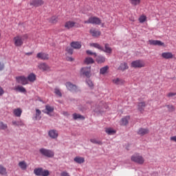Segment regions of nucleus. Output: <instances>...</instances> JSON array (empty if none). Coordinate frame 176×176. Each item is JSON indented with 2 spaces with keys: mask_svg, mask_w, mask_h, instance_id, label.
Instances as JSON below:
<instances>
[{
  "mask_svg": "<svg viewBox=\"0 0 176 176\" xmlns=\"http://www.w3.org/2000/svg\"><path fill=\"white\" fill-rule=\"evenodd\" d=\"M27 34L23 36L18 35L13 38L14 44L16 47H21L23 45L25 39H28Z\"/></svg>",
  "mask_w": 176,
  "mask_h": 176,
  "instance_id": "f257e3e1",
  "label": "nucleus"
},
{
  "mask_svg": "<svg viewBox=\"0 0 176 176\" xmlns=\"http://www.w3.org/2000/svg\"><path fill=\"white\" fill-rule=\"evenodd\" d=\"M131 160L140 165H142L145 162L144 158L140 153H135L132 155V157H131Z\"/></svg>",
  "mask_w": 176,
  "mask_h": 176,
  "instance_id": "f03ea898",
  "label": "nucleus"
},
{
  "mask_svg": "<svg viewBox=\"0 0 176 176\" xmlns=\"http://www.w3.org/2000/svg\"><path fill=\"white\" fill-rule=\"evenodd\" d=\"M34 173L37 176H49L50 171L48 170H43L42 168H35Z\"/></svg>",
  "mask_w": 176,
  "mask_h": 176,
  "instance_id": "7ed1b4c3",
  "label": "nucleus"
},
{
  "mask_svg": "<svg viewBox=\"0 0 176 176\" xmlns=\"http://www.w3.org/2000/svg\"><path fill=\"white\" fill-rule=\"evenodd\" d=\"M145 63L142 60H136L135 61H132L131 63V67L133 68H142L145 67Z\"/></svg>",
  "mask_w": 176,
  "mask_h": 176,
  "instance_id": "20e7f679",
  "label": "nucleus"
},
{
  "mask_svg": "<svg viewBox=\"0 0 176 176\" xmlns=\"http://www.w3.org/2000/svg\"><path fill=\"white\" fill-rule=\"evenodd\" d=\"M102 23V21L96 16H92L89 19L88 21H85L84 22L85 24H96V25H100Z\"/></svg>",
  "mask_w": 176,
  "mask_h": 176,
  "instance_id": "39448f33",
  "label": "nucleus"
},
{
  "mask_svg": "<svg viewBox=\"0 0 176 176\" xmlns=\"http://www.w3.org/2000/svg\"><path fill=\"white\" fill-rule=\"evenodd\" d=\"M80 75L90 78L91 76V67H85L81 69Z\"/></svg>",
  "mask_w": 176,
  "mask_h": 176,
  "instance_id": "423d86ee",
  "label": "nucleus"
},
{
  "mask_svg": "<svg viewBox=\"0 0 176 176\" xmlns=\"http://www.w3.org/2000/svg\"><path fill=\"white\" fill-rule=\"evenodd\" d=\"M39 151L43 155L47 157H53L54 156V152L50 149L41 148Z\"/></svg>",
  "mask_w": 176,
  "mask_h": 176,
  "instance_id": "0eeeda50",
  "label": "nucleus"
},
{
  "mask_svg": "<svg viewBox=\"0 0 176 176\" xmlns=\"http://www.w3.org/2000/svg\"><path fill=\"white\" fill-rule=\"evenodd\" d=\"M76 23L74 22V21H67L65 23V28L67 29V30H70L73 28H75L76 27Z\"/></svg>",
  "mask_w": 176,
  "mask_h": 176,
  "instance_id": "6e6552de",
  "label": "nucleus"
},
{
  "mask_svg": "<svg viewBox=\"0 0 176 176\" xmlns=\"http://www.w3.org/2000/svg\"><path fill=\"white\" fill-rule=\"evenodd\" d=\"M16 79L19 83H21L23 85H25L28 84V78H25V76H18L16 78Z\"/></svg>",
  "mask_w": 176,
  "mask_h": 176,
  "instance_id": "1a4fd4ad",
  "label": "nucleus"
},
{
  "mask_svg": "<svg viewBox=\"0 0 176 176\" xmlns=\"http://www.w3.org/2000/svg\"><path fill=\"white\" fill-rule=\"evenodd\" d=\"M36 58L40 60H49V55L46 53L40 52L37 54Z\"/></svg>",
  "mask_w": 176,
  "mask_h": 176,
  "instance_id": "9d476101",
  "label": "nucleus"
},
{
  "mask_svg": "<svg viewBox=\"0 0 176 176\" xmlns=\"http://www.w3.org/2000/svg\"><path fill=\"white\" fill-rule=\"evenodd\" d=\"M44 4L43 0H32L30 2V6H34L36 8L39 7Z\"/></svg>",
  "mask_w": 176,
  "mask_h": 176,
  "instance_id": "9b49d317",
  "label": "nucleus"
},
{
  "mask_svg": "<svg viewBox=\"0 0 176 176\" xmlns=\"http://www.w3.org/2000/svg\"><path fill=\"white\" fill-rule=\"evenodd\" d=\"M65 85H66L67 88L71 91L76 92L77 91V87L75 85H73L70 82H66Z\"/></svg>",
  "mask_w": 176,
  "mask_h": 176,
  "instance_id": "f8f14e48",
  "label": "nucleus"
},
{
  "mask_svg": "<svg viewBox=\"0 0 176 176\" xmlns=\"http://www.w3.org/2000/svg\"><path fill=\"white\" fill-rule=\"evenodd\" d=\"M146 107V104L145 102H140L138 104V110L140 111V113H143Z\"/></svg>",
  "mask_w": 176,
  "mask_h": 176,
  "instance_id": "ddd939ff",
  "label": "nucleus"
},
{
  "mask_svg": "<svg viewBox=\"0 0 176 176\" xmlns=\"http://www.w3.org/2000/svg\"><path fill=\"white\" fill-rule=\"evenodd\" d=\"M38 69L42 71H50V67L45 63H40L38 66Z\"/></svg>",
  "mask_w": 176,
  "mask_h": 176,
  "instance_id": "4468645a",
  "label": "nucleus"
},
{
  "mask_svg": "<svg viewBox=\"0 0 176 176\" xmlns=\"http://www.w3.org/2000/svg\"><path fill=\"white\" fill-rule=\"evenodd\" d=\"M161 56L164 59H172L174 58V55L171 52H164L161 54Z\"/></svg>",
  "mask_w": 176,
  "mask_h": 176,
  "instance_id": "2eb2a0df",
  "label": "nucleus"
},
{
  "mask_svg": "<svg viewBox=\"0 0 176 176\" xmlns=\"http://www.w3.org/2000/svg\"><path fill=\"white\" fill-rule=\"evenodd\" d=\"M148 43H150V45H158V46H164V43L160 41L150 40V41H148Z\"/></svg>",
  "mask_w": 176,
  "mask_h": 176,
  "instance_id": "dca6fc26",
  "label": "nucleus"
},
{
  "mask_svg": "<svg viewBox=\"0 0 176 176\" xmlns=\"http://www.w3.org/2000/svg\"><path fill=\"white\" fill-rule=\"evenodd\" d=\"M70 45L72 47H73L75 50H79L82 47L81 43L78 41L72 42Z\"/></svg>",
  "mask_w": 176,
  "mask_h": 176,
  "instance_id": "f3484780",
  "label": "nucleus"
},
{
  "mask_svg": "<svg viewBox=\"0 0 176 176\" xmlns=\"http://www.w3.org/2000/svg\"><path fill=\"white\" fill-rule=\"evenodd\" d=\"M48 134H49L50 137L52 138V139H56L58 136V131L56 130H50L49 131Z\"/></svg>",
  "mask_w": 176,
  "mask_h": 176,
  "instance_id": "a211bd4d",
  "label": "nucleus"
},
{
  "mask_svg": "<svg viewBox=\"0 0 176 176\" xmlns=\"http://www.w3.org/2000/svg\"><path fill=\"white\" fill-rule=\"evenodd\" d=\"M148 133L149 130L148 129L140 128L139 129V131H138V134H139L141 136L148 134Z\"/></svg>",
  "mask_w": 176,
  "mask_h": 176,
  "instance_id": "6ab92c4d",
  "label": "nucleus"
},
{
  "mask_svg": "<svg viewBox=\"0 0 176 176\" xmlns=\"http://www.w3.org/2000/svg\"><path fill=\"white\" fill-rule=\"evenodd\" d=\"M130 120V116H125L124 118L121 119L120 124L121 126H126L129 124V120Z\"/></svg>",
  "mask_w": 176,
  "mask_h": 176,
  "instance_id": "aec40b11",
  "label": "nucleus"
},
{
  "mask_svg": "<svg viewBox=\"0 0 176 176\" xmlns=\"http://www.w3.org/2000/svg\"><path fill=\"white\" fill-rule=\"evenodd\" d=\"M113 82L116 85H122L125 83V81L122 79L116 78L113 80Z\"/></svg>",
  "mask_w": 176,
  "mask_h": 176,
  "instance_id": "412c9836",
  "label": "nucleus"
},
{
  "mask_svg": "<svg viewBox=\"0 0 176 176\" xmlns=\"http://www.w3.org/2000/svg\"><path fill=\"white\" fill-rule=\"evenodd\" d=\"M18 165L23 170H25L28 168V164L25 161L20 162Z\"/></svg>",
  "mask_w": 176,
  "mask_h": 176,
  "instance_id": "4be33fe9",
  "label": "nucleus"
},
{
  "mask_svg": "<svg viewBox=\"0 0 176 176\" xmlns=\"http://www.w3.org/2000/svg\"><path fill=\"white\" fill-rule=\"evenodd\" d=\"M90 33L91 34L94 36V37H98L99 36H100L101 33L100 31H98L95 29H91L90 30Z\"/></svg>",
  "mask_w": 176,
  "mask_h": 176,
  "instance_id": "5701e85b",
  "label": "nucleus"
},
{
  "mask_svg": "<svg viewBox=\"0 0 176 176\" xmlns=\"http://www.w3.org/2000/svg\"><path fill=\"white\" fill-rule=\"evenodd\" d=\"M45 110L47 111V112H45L44 111H43V112L49 115L50 113L54 111V108L53 107L50 106V105H46L45 106Z\"/></svg>",
  "mask_w": 176,
  "mask_h": 176,
  "instance_id": "b1692460",
  "label": "nucleus"
},
{
  "mask_svg": "<svg viewBox=\"0 0 176 176\" xmlns=\"http://www.w3.org/2000/svg\"><path fill=\"white\" fill-rule=\"evenodd\" d=\"M96 57H97L96 58V61L99 64L103 63L106 60V58L104 57H103V56H96Z\"/></svg>",
  "mask_w": 176,
  "mask_h": 176,
  "instance_id": "393cba45",
  "label": "nucleus"
},
{
  "mask_svg": "<svg viewBox=\"0 0 176 176\" xmlns=\"http://www.w3.org/2000/svg\"><path fill=\"white\" fill-rule=\"evenodd\" d=\"M128 69H129V67H128L127 64L125 63H121V65H120V67H118V69H120L121 71H124Z\"/></svg>",
  "mask_w": 176,
  "mask_h": 176,
  "instance_id": "a878e982",
  "label": "nucleus"
},
{
  "mask_svg": "<svg viewBox=\"0 0 176 176\" xmlns=\"http://www.w3.org/2000/svg\"><path fill=\"white\" fill-rule=\"evenodd\" d=\"M7 173L6 168L3 165H0V175H6Z\"/></svg>",
  "mask_w": 176,
  "mask_h": 176,
  "instance_id": "bb28decb",
  "label": "nucleus"
},
{
  "mask_svg": "<svg viewBox=\"0 0 176 176\" xmlns=\"http://www.w3.org/2000/svg\"><path fill=\"white\" fill-rule=\"evenodd\" d=\"M28 80H29L30 82H34L36 80V76L34 74H30L28 77Z\"/></svg>",
  "mask_w": 176,
  "mask_h": 176,
  "instance_id": "cd10ccee",
  "label": "nucleus"
},
{
  "mask_svg": "<svg viewBox=\"0 0 176 176\" xmlns=\"http://www.w3.org/2000/svg\"><path fill=\"white\" fill-rule=\"evenodd\" d=\"M74 161L78 164H82L85 162V158L81 157H76L74 158Z\"/></svg>",
  "mask_w": 176,
  "mask_h": 176,
  "instance_id": "c85d7f7f",
  "label": "nucleus"
},
{
  "mask_svg": "<svg viewBox=\"0 0 176 176\" xmlns=\"http://www.w3.org/2000/svg\"><path fill=\"white\" fill-rule=\"evenodd\" d=\"M14 90L16 91L21 92V93H25L26 92L25 89L22 86H18V87H15Z\"/></svg>",
  "mask_w": 176,
  "mask_h": 176,
  "instance_id": "c756f323",
  "label": "nucleus"
},
{
  "mask_svg": "<svg viewBox=\"0 0 176 176\" xmlns=\"http://www.w3.org/2000/svg\"><path fill=\"white\" fill-rule=\"evenodd\" d=\"M14 114L16 116V117H20L21 116L22 113V111L21 109H16L13 111Z\"/></svg>",
  "mask_w": 176,
  "mask_h": 176,
  "instance_id": "7c9ffc66",
  "label": "nucleus"
},
{
  "mask_svg": "<svg viewBox=\"0 0 176 176\" xmlns=\"http://www.w3.org/2000/svg\"><path fill=\"white\" fill-rule=\"evenodd\" d=\"M105 131L109 135H114L116 133V131L112 128H107Z\"/></svg>",
  "mask_w": 176,
  "mask_h": 176,
  "instance_id": "2f4dec72",
  "label": "nucleus"
},
{
  "mask_svg": "<svg viewBox=\"0 0 176 176\" xmlns=\"http://www.w3.org/2000/svg\"><path fill=\"white\" fill-rule=\"evenodd\" d=\"M129 3L133 6H136L140 4L141 0H129Z\"/></svg>",
  "mask_w": 176,
  "mask_h": 176,
  "instance_id": "473e14b6",
  "label": "nucleus"
},
{
  "mask_svg": "<svg viewBox=\"0 0 176 176\" xmlns=\"http://www.w3.org/2000/svg\"><path fill=\"white\" fill-rule=\"evenodd\" d=\"M85 63L87 65L93 64L94 63V60L92 58L88 57L85 59Z\"/></svg>",
  "mask_w": 176,
  "mask_h": 176,
  "instance_id": "72a5a7b5",
  "label": "nucleus"
},
{
  "mask_svg": "<svg viewBox=\"0 0 176 176\" xmlns=\"http://www.w3.org/2000/svg\"><path fill=\"white\" fill-rule=\"evenodd\" d=\"M73 117L74 120H77V119H81V120H85V117L80 115V114H77V113H74L73 114Z\"/></svg>",
  "mask_w": 176,
  "mask_h": 176,
  "instance_id": "f704fd0d",
  "label": "nucleus"
},
{
  "mask_svg": "<svg viewBox=\"0 0 176 176\" xmlns=\"http://www.w3.org/2000/svg\"><path fill=\"white\" fill-rule=\"evenodd\" d=\"M90 46L94 47H95V48H97V49H98V50H100L103 51V47H101V46H100L99 44H98V43H91V44H90Z\"/></svg>",
  "mask_w": 176,
  "mask_h": 176,
  "instance_id": "c9c22d12",
  "label": "nucleus"
},
{
  "mask_svg": "<svg viewBox=\"0 0 176 176\" xmlns=\"http://www.w3.org/2000/svg\"><path fill=\"white\" fill-rule=\"evenodd\" d=\"M41 111L39 109H36V116H35L36 120H41Z\"/></svg>",
  "mask_w": 176,
  "mask_h": 176,
  "instance_id": "e433bc0d",
  "label": "nucleus"
},
{
  "mask_svg": "<svg viewBox=\"0 0 176 176\" xmlns=\"http://www.w3.org/2000/svg\"><path fill=\"white\" fill-rule=\"evenodd\" d=\"M166 107L168 109V111L170 113H172L175 111V107L173 105H166Z\"/></svg>",
  "mask_w": 176,
  "mask_h": 176,
  "instance_id": "4c0bfd02",
  "label": "nucleus"
},
{
  "mask_svg": "<svg viewBox=\"0 0 176 176\" xmlns=\"http://www.w3.org/2000/svg\"><path fill=\"white\" fill-rule=\"evenodd\" d=\"M8 129L7 124H5L4 122L0 121V130H6Z\"/></svg>",
  "mask_w": 176,
  "mask_h": 176,
  "instance_id": "58836bf2",
  "label": "nucleus"
},
{
  "mask_svg": "<svg viewBox=\"0 0 176 176\" xmlns=\"http://www.w3.org/2000/svg\"><path fill=\"white\" fill-rule=\"evenodd\" d=\"M50 22L52 24H56L58 22V18L56 16H52L50 19Z\"/></svg>",
  "mask_w": 176,
  "mask_h": 176,
  "instance_id": "ea45409f",
  "label": "nucleus"
},
{
  "mask_svg": "<svg viewBox=\"0 0 176 176\" xmlns=\"http://www.w3.org/2000/svg\"><path fill=\"white\" fill-rule=\"evenodd\" d=\"M109 69V67L108 66H106V67H104L100 69V74H104L107 70Z\"/></svg>",
  "mask_w": 176,
  "mask_h": 176,
  "instance_id": "a19ab883",
  "label": "nucleus"
},
{
  "mask_svg": "<svg viewBox=\"0 0 176 176\" xmlns=\"http://www.w3.org/2000/svg\"><path fill=\"white\" fill-rule=\"evenodd\" d=\"M105 52L111 54L112 52V50L109 47L108 44L105 45Z\"/></svg>",
  "mask_w": 176,
  "mask_h": 176,
  "instance_id": "79ce46f5",
  "label": "nucleus"
},
{
  "mask_svg": "<svg viewBox=\"0 0 176 176\" xmlns=\"http://www.w3.org/2000/svg\"><path fill=\"white\" fill-rule=\"evenodd\" d=\"M146 21V16H142L140 18H139V22L140 23H144Z\"/></svg>",
  "mask_w": 176,
  "mask_h": 176,
  "instance_id": "37998d69",
  "label": "nucleus"
},
{
  "mask_svg": "<svg viewBox=\"0 0 176 176\" xmlns=\"http://www.w3.org/2000/svg\"><path fill=\"white\" fill-rule=\"evenodd\" d=\"M66 52H67L69 54H70V55H72V54H73V49L71 48L70 47H67Z\"/></svg>",
  "mask_w": 176,
  "mask_h": 176,
  "instance_id": "c03bdc74",
  "label": "nucleus"
},
{
  "mask_svg": "<svg viewBox=\"0 0 176 176\" xmlns=\"http://www.w3.org/2000/svg\"><path fill=\"white\" fill-rule=\"evenodd\" d=\"M54 93L58 96L59 97H61L62 96V94L60 92V91L58 89H54Z\"/></svg>",
  "mask_w": 176,
  "mask_h": 176,
  "instance_id": "a18cd8bd",
  "label": "nucleus"
},
{
  "mask_svg": "<svg viewBox=\"0 0 176 176\" xmlns=\"http://www.w3.org/2000/svg\"><path fill=\"white\" fill-rule=\"evenodd\" d=\"M12 124L14 126H23V124L21 122L12 121Z\"/></svg>",
  "mask_w": 176,
  "mask_h": 176,
  "instance_id": "49530a36",
  "label": "nucleus"
},
{
  "mask_svg": "<svg viewBox=\"0 0 176 176\" xmlns=\"http://www.w3.org/2000/svg\"><path fill=\"white\" fill-rule=\"evenodd\" d=\"M90 141L94 144H102V142L100 141H98L96 139H91Z\"/></svg>",
  "mask_w": 176,
  "mask_h": 176,
  "instance_id": "de8ad7c7",
  "label": "nucleus"
},
{
  "mask_svg": "<svg viewBox=\"0 0 176 176\" xmlns=\"http://www.w3.org/2000/svg\"><path fill=\"white\" fill-rule=\"evenodd\" d=\"M87 54L88 55H90V56L94 55L95 57L97 56V54H96V53L92 52L90 51V50H87Z\"/></svg>",
  "mask_w": 176,
  "mask_h": 176,
  "instance_id": "09e8293b",
  "label": "nucleus"
},
{
  "mask_svg": "<svg viewBox=\"0 0 176 176\" xmlns=\"http://www.w3.org/2000/svg\"><path fill=\"white\" fill-rule=\"evenodd\" d=\"M60 176H70V175L66 170H64L60 173Z\"/></svg>",
  "mask_w": 176,
  "mask_h": 176,
  "instance_id": "8fccbe9b",
  "label": "nucleus"
},
{
  "mask_svg": "<svg viewBox=\"0 0 176 176\" xmlns=\"http://www.w3.org/2000/svg\"><path fill=\"white\" fill-rule=\"evenodd\" d=\"M87 83L88 84V85H89L91 88H92V87H94V83L92 82L91 80H87Z\"/></svg>",
  "mask_w": 176,
  "mask_h": 176,
  "instance_id": "3c124183",
  "label": "nucleus"
},
{
  "mask_svg": "<svg viewBox=\"0 0 176 176\" xmlns=\"http://www.w3.org/2000/svg\"><path fill=\"white\" fill-rule=\"evenodd\" d=\"M175 96H176V93H169V94H167L166 96L168 97V98H171V97H174Z\"/></svg>",
  "mask_w": 176,
  "mask_h": 176,
  "instance_id": "603ef678",
  "label": "nucleus"
},
{
  "mask_svg": "<svg viewBox=\"0 0 176 176\" xmlns=\"http://www.w3.org/2000/svg\"><path fill=\"white\" fill-rule=\"evenodd\" d=\"M170 141L176 142V135L170 138Z\"/></svg>",
  "mask_w": 176,
  "mask_h": 176,
  "instance_id": "864d4df0",
  "label": "nucleus"
},
{
  "mask_svg": "<svg viewBox=\"0 0 176 176\" xmlns=\"http://www.w3.org/2000/svg\"><path fill=\"white\" fill-rule=\"evenodd\" d=\"M4 69V65L0 62V71Z\"/></svg>",
  "mask_w": 176,
  "mask_h": 176,
  "instance_id": "5fc2aeb1",
  "label": "nucleus"
},
{
  "mask_svg": "<svg viewBox=\"0 0 176 176\" xmlns=\"http://www.w3.org/2000/svg\"><path fill=\"white\" fill-rule=\"evenodd\" d=\"M4 94V91L2 87H0V96Z\"/></svg>",
  "mask_w": 176,
  "mask_h": 176,
  "instance_id": "6e6d98bb",
  "label": "nucleus"
},
{
  "mask_svg": "<svg viewBox=\"0 0 176 176\" xmlns=\"http://www.w3.org/2000/svg\"><path fill=\"white\" fill-rule=\"evenodd\" d=\"M67 60L70 61V62H72V61L74 60V59L72 58V57H67Z\"/></svg>",
  "mask_w": 176,
  "mask_h": 176,
  "instance_id": "4d7b16f0",
  "label": "nucleus"
},
{
  "mask_svg": "<svg viewBox=\"0 0 176 176\" xmlns=\"http://www.w3.org/2000/svg\"><path fill=\"white\" fill-rule=\"evenodd\" d=\"M27 54H28V55H32V52H30V53H28Z\"/></svg>",
  "mask_w": 176,
  "mask_h": 176,
  "instance_id": "13d9d810",
  "label": "nucleus"
},
{
  "mask_svg": "<svg viewBox=\"0 0 176 176\" xmlns=\"http://www.w3.org/2000/svg\"><path fill=\"white\" fill-rule=\"evenodd\" d=\"M0 37H1V34H0Z\"/></svg>",
  "mask_w": 176,
  "mask_h": 176,
  "instance_id": "bf43d9fd",
  "label": "nucleus"
}]
</instances>
